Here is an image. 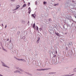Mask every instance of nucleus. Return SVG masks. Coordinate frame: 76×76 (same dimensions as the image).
I'll list each match as a JSON object with an SVG mask.
<instances>
[{"mask_svg":"<svg viewBox=\"0 0 76 76\" xmlns=\"http://www.w3.org/2000/svg\"><path fill=\"white\" fill-rule=\"evenodd\" d=\"M14 58H15V59H16V60H19V61H24V62H26V61L25 60H24V59H19V58H17L16 57H15Z\"/></svg>","mask_w":76,"mask_h":76,"instance_id":"obj_1","label":"nucleus"},{"mask_svg":"<svg viewBox=\"0 0 76 76\" xmlns=\"http://www.w3.org/2000/svg\"><path fill=\"white\" fill-rule=\"evenodd\" d=\"M20 7V5H18L16 6V8H15V9H13L12 10V11H14V10H17V9H18Z\"/></svg>","mask_w":76,"mask_h":76,"instance_id":"obj_2","label":"nucleus"},{"mask_svg":"<svg viewBox=\"0 0 76 76\" xmlns=\"http://www.w3.org/2000/svg\"><path fill=\"white\" fill-rule=\"evenodd\" d=\"M2 65L3 66H4V67H7V68H9V67L7 65L5 64L4 63L2 62Z\"/></svg>","mask_w":76,"mask_h":76,"instance_id":"obj_3","label":"nucleus"},{"mask_svg":"<svg viewBox=\"0 0 76 76\" xmlns=\"http://www.w3.org/2000/svg\"><path fill=\"white\" fill-rule=\"evenodd\" d=\"M21 73L20 72L19 70H16L14 72V73Z\"/></svg>","mask_w":76,"mask_h":76,"instance_id":"obj_4","label":"nucleus"},{"mask_svg":"<svg viewBox=\"0 0 76 76\" xmlns=\"http://www.w3.org/2000/svg\"><path fill=\"white\" fill-rule=\"evenodd\" d=\"M31 16H33V17H34V18H35V17L37 16V15L36 14H32Z\"/></svg>","mask_w":76,"mask_h":76,"instance_id":"obj_5","label":"nucleus"},{"mask_svg":"<svg viewBox=\"0 0 76 76\" xmlns=\"http://www.w3.org/2000/svg\"><path fill=\"white\" fill-rule=\"evenodd\" d=\"M28 13H31V8H30V7L28 8Z\"/></svg>","mask_w":76,"mask_h":76,"instance_id":"obj_6","label":"nucleus"},{"mask_svg":"<svg viewBox=\"0 0 76 76\" xmlns=\"http://www.w3.org/2000/svg\"><path fill=\"white\" fill-rule=\"evenodd\" d=\"M43 3L44 5H46V4H47V1H44L43 2Z\"/></svg>","mask_w":76,"mask_h":76,"instance_id":"obj_7","label":"nucleus"},{"mask_svg":"<svg viewBox=\"0 0 76 76\" xmlns=\"http://www.w3.org/2000/svg\"><path fill=\"white\" fill-rule=\"evenodd\" d=\"M37 31H38V27L37 26L35 27V30H36Z\"/></svg>","mask_w":76,"mask_h":76,"instance_id":"obj_8","label":"nucleus"},{"mask_svg":"<svg viewBox=\"0 0 76 76\" xmlns=\"http://www.w3.org/2000/svg\"><path fill=\"white\" fill-rule=\"evenodd\" d=\"M74 75V74H72V75H65V76H73Z\"/></svg>","mask_w":76,"mask_h":76,"instance_id":"obj_9","label":"nucleus"},{"mask_svg":"<svg viewBox=\"0 0 76 76\" xmlns=\"http://www.w3.org/2000/svg\"><path fill=\"white\" fill-rule=\"evenodd\" d=\"M53 31V29L52 28H49V32H50L51 31Z\"/></svg>","mask_w":76,"mask_h":76,"instance_id":"obj_10","label":"nucleus"},{"mask_svg":"<svg viewBox=\"0 0 76 76\" xmlns=\"http://www.w3.org/2000/svg\"><path fill=\"white\" fill-rule=\"evenodd\" d=\"M59 5V4H54L53 5L54 6H58Z\"/></svg>","mask_w":76,"mask_h":76,"instance_id":"obj_11","label":"nucleus"},{"mask_svg":"<svg viewBox=\"0 0 76 76\" xmlns=\"http://www.w3.org/2000/svg\"><path fill=\"white\" fill-rule=\"evenodd\" d=\"M26 4H24L23 5V7H26Z\"/></svg>","mask_w":76,"mask_h":76,"instance_id":"obj_12","label":"nucleus"},{"mask_svg":"<svg viewBox=\"0 0 76 76\" xmlns=\"http://www.w3.org/2000/svg\"><path fill=\"white\" fill-rule=\"evenodd\" d=\"M35 23L34 24H33V28H34L35 27Z\"/></svg>","mask_w":76,"mask_h":76,"instance_id":"obj_13","label":"nucleus"},{"mask_svg":"<svg viewBox=\"0 0 76 76\" xmlns=\"http://www.w3.org/2000/svg\"><path fill=\"white\" fill-rule=\"evenodd\" d=\"M20 71L21 72H23V71H24L23 69H20Z\"/></svg>","mask_w":76,"mask_h":76,"instance_id":"obj_14","label":"nucleus"},{"mask_svg":"<svg viewBox=\"0 0 76 76\" xmlns=\"http://www.w3.org/2000/svg\"><path fill=\"white\" fill-rule=\"evenodd\" d=\"M2 50H4V51H7V50H6L4 49V48H3Z\"/></svg>","mask_w":76,"mask_h":76,"instance_id":"obj_15","label":"nucleus"},{"mask_svg":"<svg viewBox=\"0 0 76 76\" xmlns=\"http://www.w3.org/2000/svg\"><path fill=\"white\" fill-rule=\"evenodd\" d=\"M42 28H39V30L40 31H41L42 30Z\"/></svg>","mask_w":76,"mask_h":76,"instance_id":"obj_16","label":"nucleus"},{"mask_svg":"<svg viewBox=\"0 0 76 76\" xmlns=\"http://www.w3.org/2000/svg\"><path fill=\"white\" fill-rule=\"evenodd\" d=\"M39 39H40V38L38 37L37 41H39Z\"/></svg>","mask_w":76,"mask_h":76,"instance_id":"obj_17","label":"nucleus"},{"mask_svg":"<svg viewBox=\"0 0 76 76\" xmlns=\"http://www.w3.org/2000/svg\"><path fill=\"white\" fill-rule=\"evenodd\" d=\"M55 34H56V35H58V32H55Z\"/></svg>","mask_w":76,"mask_h":76,"instance_id":"obj_18","label":"nucleus"},{"mask_svg":"<svg viewBox=\"0 0 76 76\" xmlns=\"http://www.w3.org/2000/svg\"><path fill=\"white\" fill-rule=\"evenodd\" d=\"M35 4L37 5V1H36L35 2Z\"/></svg>","mask_w":76,"mask_h":76,"instance_id":"obj_19","label":"nucleus"},{"mask_svg":"<svg viewBox=\"0 0 76 76\" xmlns=\"http://www.w3.org/2000/svg\"><path fill=\"white\" fill-rule=\"evenodd\" d=\"M23 39H25V37H23Z\"/></svg>","mask_w":76,"mask_h":76,"instance_id":"obj_20","label":"nucleus"},{"mask_svg":"<svg viewBox=\"0 0 76 76\" xmlns=\"http://www.w3.org/2000/svg\"><path fill=\"white\" fill-rule=\"evenodd\" d=\"M69 6H70V7H73V6H71V5H69Z\"/></svg>","mask_w":76,"mask_h":76,"instance_id":"obj_21","label":"nucleus"},{"mask_svg":"<svg viewBox=\"0 0 76 76\" xmlns=\"http://www.w3.org/2000/svg\"><path fill=\"white\" fill-rule=\"evenodd\" d=\"M12 1H15V0H11Z\"/></svg>","mask_w":76,"mask_h":76,"instance_id":"obj_22","label":"nucleus"},{"mask_svg":"<svg viewBox=\"0 0 76 76\" xmlns=\"http://www.w3.org/2000/svg\"><path fill=\"white\" fill-rule=\"evenodd\" d=\"M58 37H60V34H59L57 35Z\"/></svg>","mask_w":76,"mask_h":76,"instance_id":"obj_23","label":"nucleus"},{"mask_svg":"<svg viewBox=\"0 0 76 76\" xmlns=\"http://www.w3.org/2000/svg\"><path fill=\"white\" fill-rule=\"evenodd\" d=\"M39 42V41H37V44H38V43Z\"/></svg>","mask_w":76,"mask_h":76,"instance_id":"obj_24","label":"nucleus"},{"mask_svg":"<svg viewBox=\"0 0 76 76\" xmlns=\"http://www.w3.org/2000/svg\"><path fill=\"white\" fill-rule=\"evenodd\" d=\"M66 50H68V48H66Z\"/></svg>","mask_w":76,"mask_h":76,"instance_id":"obj_25","label":"nucleus"},{"mask_svg":"<svg viewBox=\"0 0 76 76\" xmlns=\"http://www.w3.org/2000/svg\"><path fill=\"white\" fill-rule=\"evenodd\" d=\"M6 27H7V25H6L5 26V28H6Z\"/></svg>","mask_w":76,"mask_h":76,"instance_id":"obj_26","label":"nucleus"},{"mask_svg":"<svg viewBox=\"0 0 76 76\" xmlns=\"http://www.w3.org/2000/svg\"><path fill=\"white\" fill-rule=\"evenodd\" d=\"M76 70V68H75V69H74V70Z\"/></svg>","mask_w":76,"mask_h":76,"instance_id":"obj_27","label":"nucleus"},{"mask_svg":"<svg viewBox=\"0 0 76 76\" xmlns=\"http://www.w3.org/2000/svg\"><path fill=\"white\" fill-rule=\"evenodd\" d=\"M29 4H30V3L28 2V5H29Z\"/></svg>","mask_w":76,"mask_h":76,"instance_id":"obj_28","label":"nucleus"},{"mask_svg":"<svg viewBox=\"0 0 76 76\" xmlns=\"http://www.w3.org/2000/svg\"><path fill=\"white\" fill-rule=\"evenodd\" d=\"M2 26H4L3 24H2Z\"/></svg>","mask_w":76,"mask_h":76,"instance_id":"obj_29","label":"nucleus"},{"mask_svg":"<svg viewBox=\"0 0 76 76\" xmlns=\"http://www.w3.org/2000/svg\"><path fill=\"white\" fill-rule=\"evenodd\" d=\"M29 21H28V24H29Z\"/></svg>","mask_w":76,"mask_h":76,"instance_id":"obj_30","label":"nucleus"},{"mask_svg":"<svg viewBox=\"0 0 76 76\" xmlns=\"http://www.w3.org/2000/svg\"><path fill=\"white\" fill-rule=\"evenodd\" d=\"M74 72H76V70H74Z\"/></svg>","mask_w":76,"mask_h":76,"instance_id":"obj_31","label":"nucleus"},{"mask_svg":"<svg viewBox=\"0 0 76 76\" xmlns=\"http://www.w3.org/2000/svg\"><path fill=\"white\" fill-rule=\"evenodd\" d=\"M1 6V4H0V6Z\"/></svg>","mask_w":76,"mask_h":76,"instance_id":"obj_32","label":"nucleus"},{"mask_svg":"<svg viewBox=\"0 0 76 76\" xmlns=\"http://www.w3.org/2000/svg\"><path fill=\"white\" fill-rule=\"evenodd\" d=\"M0 49H1V48L0 47Z\"/></svg>","mask_w":76,"mask_h":76,"instance_id":"obj_33","label":"nucleus"},{"mask_svg":"<svg viewBox=\"0 0 76 76\" xmlns=\"http://www.w3.org/2000/svg\"><path fill=\"white\" fill-rule=\"evenodd\" d=\"M17 69H18V68Z\"/></svg>","mask_w":76,"mask_h":76,"instance_id":"obj_34","label":"nucleus"},{"mask_svg":"<svg viewBox=\"0 0 76 76\" xmlns=\"http://www.w3.org/2000/svg\"><path fill=\"white\" fill-rule=\"evenodd\" d=\"M19 32H20L19 31Z\"/></svg>","mask_w":76,"mask_h":76,"instance_id":"obj_35","label":"nucleus"},{"mask_svg":"<svg viewBox=\"0 0 76 76\" xmlns=\"http://www.w3.org/2000/svg\"><path fill=\"white\" fill-rule=\"evenodd\" d=\"M69 74H70V73H69Z\"/></svg>","mask_w":76,"mask_h":76,"instance_id":"obj_36","label":"nucleus"},{"mask_svg":"<svg viewBox=\"0 0 76 76\" xmlns=\"http://www.w3.org/2000/svg\"><path fill=\"white\" fill-rule=\"evenodd\" d=\"M59 0L60 1V0Z\"/></svg>","mask_w":76,"mask_h":76,"instance_id":"obj_37","label":"nucleus"},{"mask_svg":"<svg viewBox=\"0 0 76 76\" xmlns=\"http://www.w3.org/2000/svg\"><path fill=\"white\" fill-rule=\"evenodd\" d=\"M1 1V0H0V1Z\"/></svg>","mask_w":76,"mask_h":76,"instance_id":"obj_38","label":"nucleus"},{"mask_svg":"<svg viewBox=\"0 0 76 76\" xmlns=\"http://www.w3.org/2000/svg\"><path fill=\"white\" fill-rule=\"evenodd\" d=\"M57 53V52H56Z\"/></svg>","mask_w":76,"mask_h":76,"instance_id":"obj_39","label":"nucleus"}]
</instances>
